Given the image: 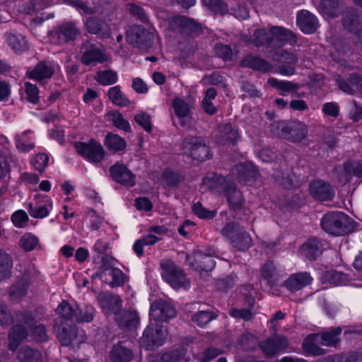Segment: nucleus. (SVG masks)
<instances>
[{"instance_id": "nucleus-38", "label": "nucleus", "mask_w": 362, "mask_h": 362, "mask_svg": "<svg viewBox=\"0 0 362 362\" xmlns=\"http://www.w3.org/2000/svg\"><path fill=\"white\" fill-rule=\"evenodd\" d=\"M105 117L106 119L112 122L117 128L127 132L131 131V126L129 122L123 117L120 112L111 111L106 114Z\"/></svg>"}, {"instance_id": "nucleus-22", "label": "nucleus", "mask_w": 362, "mask_h": 362, "mask_svg": "<svg viewBox=\"0 0 362 362\" xmlns=\"http://www.w3.org/2000/svg\"><path fill=\"white\" fill-rule=\"evenodd\" d=\"M322 242L317 238H311L304 243L299 250L300 255L309 260H315L323 250Z\"/></svg>"}, {"instance_id": "nucleus-25", "label": "nucleus", "mask_w": 362, "mask_h": 362, "mask_svg": "<svg viewBox=\"0 0 362 362\" xmlns=\"http://www.w3.org/2000/svg\"><path fill=\"white\" fill-rule=\"evenodd\" d=\"M85 25L90 33L100 35L103 38H107L110 35V30L107 25L100 23L96 18H87Z\"/></svg>"}, {"instance_id": "nucleus-37", "label": "nucleus", "mask_w": 362, "mask_h": 362, "mask_svg": "<svg viewBox=\"0 0 362 362\" xmlns=\"http://www.w3.org/2000/svg\"><path fill=\"white\" fill-rule=\"evenodd\" d=\"M12 267L13 261L11 256L0 250V281L10 276Z\"/></svg>"}, {"instance_id": "nucleus-43", "label": "nucleus", "mask_w": 362, "mask_h": 362, "mask_svg": "<svg viewBox=\"0 0 362 362\" xmlns=\"http://www.w3.org/2000/svg\"><path fill=\"white\" fill-rule=\"evenodd\" d=\"M78 30L73 23H66L59 28L57 35L62 42L74 40L78 34Z\"/></svg>"}, {"instance_id": "nucleus-44", "label": "nucleus", "mask_w": 362, "mask_h": 362, "mask_svg": "<svg viewBox=\"0 0 362 362\" xmlns=\"http://www.w3.org/2000/svg\"><path fill=\"white\" fill-rule=\"evenodd\" d=\"M242 64L244 66H248L262 71H268L271 69V66L267 62L253 56L246 57Z\"/></svg>"}, {"instance_id": "nucleus-63", "label": "nucleus", "mask_w": 362, "mask_h": 362, "mask_svg": "<svg viewBox=\"0 0 362 362\" xmlns=\"http://www.w3.org/2000/svg\"><path fill=\"white\" fill-rule=\"evenodd\" d=\"M185 353L177 351L169 352L163 354L160 358V362H187L183 358Z\"/></svg>"}, {"instance_id": "nucleus-41", "label": "nucleus", "mask_w": 362, "mask_h": 362, "mask_svg": "<svg viewBox=\"0 0 362 362\" xmlns=\"http://www.w3.org/2000/svg\"><path fill=\"white\" fill-rule=\"evenodd\" d=\"M78 306L73 307L66 300H62L56 308V313L60 317L66 320H75Z\"/></svg>"}, {"instance_id": "nucleus-8", "label": "nucleus", "mask_w": 362, "mask_h": 362, "mask_svg": "<svg viewBox=\"0 0 362 362\" xmlns=\"http://www.w3.org/2000/svg\"><path fill=\"white\" fill-rule=\"evenodd\" d=\"M161 276L173 288H188L189 281L186 278L183 271L172 262L166 261L161 264Z\"/></svg>"}, {"instance_id": "nucleus-29", "label": "nucleus", "mask_w": 362, "mask_h": 362, "mask_svg": "<svg viewBox=\"0 0 362 362\" xmlns=\"http://www.w3.org/2000/svg\"><path fill=\"white\" fill-rule=\"evenodd\" d=\"M320 334H312L308 335L304 340L303 344V350L310 354L319 355L321 354L322 350L319 347L321 344Z\"/></svg>"}, {"instance_id": "nucleus-39", "label": "nucleus", "mask_w": 362, "mask_h": 362, "mask_svg": "<svg viewBox=\"0 0 362 362\" xmlns=\"http://www.w3.org/2000/svg\"><path fill=\"white\" fill-rule=\"evenodd\" d=\"M343 24L348 30L358 34L360 31V23L358 14L354 9L347 12L343 18Z\"/></svg>"}, {"instance_id": "nucleus-56", "label": "nucleus", "mask_w": 362, "mask_h": 362, "mask_svg": "<svg viewBox=\"0 0 362 362\" xmlns=\"http://www.w3.org/2000/svg\"><path fill=\"white\" fill-rule=\"evenodd\" d=\"M344 168L349 177L356 176L357 177H362V163L357 162L346 163Z\"/></svg>"}, {"instance_id": "nucleus-50", "label": "nucleus", "mask_w": 362, "mask_h": 362, "mask_svg": "<svg viewBox=\"0 0 362 362\" xmlns=\"http://www.w3.org/2000/svg\"><path fill=\"white\" fill-rule=\"evenodd\" d=\"M96 79L100 84L109 86L117 81V75L112 70L100 71L97 74Z\"/></svg>"}, {"instance_id": "nucleus-14", "label": "nucleus", "mask_w": 362, "mask_h": 362, "mask_svg": "<svg viewBox=\"0 0 362 362\" xmlns=\"http://www.w3.org/2000/svg\"><path fill=\"white\" fill-rule=\"evenodd\" d=\"M154 39L153 33L144 29L140 25L132 26L127 31V40L129 43L136 45H146L151 44Z\"/></svg>"}, {"instance_id": "nucleus-64", "label": "nucleus", "mask_w": 362, "mask_h": 362, "mask_svg": "<svg viewBox=\"0 0 362 362\" xmlns=\"http://www.w3.org/2000/svg\"><path fill=\"white\" fill-rule=\"evenodd\" d=\"M214 50L216 54L224 60L230 59L232 57V50L228 45H216Z\"/></svg>"}, {"instance_id": "nucleus-60", "label": "nucleus", "mask_w": 362, "mask_h": 362, "mask_svg": "<svg viewBox=\"0 0 362 362\" xmlns=\"http://www.w3.org/2000/svg\"><path fill=\"white\" fill-rule=\"evenodd\" d=\"M204 4L211 10L224 14L228 11L227 6L221 0H203Z\"/></svg>"}, {"instance_id": "nucleus-59", "label": "nucleus", "mask_w": 362, "mask_h": 362, "mask_svg": "<svg viewBox=\"0 0 362 362\" xmlns=\"http://www.w3.org/2000/svg\"><path fill=\"white\" fill-rule=\"evenodd\" d=\"M193 212L201 218L211 219L216 215L215 211L207 210L199 202L194 203L192 206Z\"/></svg>"}, {"instance_id": "nucleus-42", "label": "nucleus", "mask_w": 362, "mask_h": 362, "mask_svg": "<svg viewBox=\"0 0 362 362\" xmlns=\"http://www.w3.org/2000/svg\"><path fill=\"white\" fill-rule=\"evenodd\" d=\"M40 358V352L28 346L22 347L18 354L20 362H39Z\"/></svg>"}, {"instance_id": "nucleus-18", "label": "nucleus", "mask_w": 362, "mask_h": 362, "mask_svg": "<svg viewBox=\"0 0 362 362\" xmlns=\"http://www.w3.org/2000/svg\"><path fill=\"white\" fill-rule=\"evenodd\" d=\"M238 182L244 185H250L251 180L257 177V172L251 162H245L235 166L232 171Z\"/></svg>"}, {"instance_id": "nucleus-62", "label": "nucleus", "mask_w": 362, "mask_h": 362, "mask_svg": "<svg viewBox=\"0 0 362 362\" xmlns=\"http://www.w3.org/2000/svg\"><path fill=\"white\" fill-rule=\"evenodd\" d=\"M136 122L141 126L146 132L151 130V117L148 115L141 112L136 114L134 117Z\"/></svg>"}, {"instance_id": "nucleus-13", "label": "nucleus", "mask_w": 362, "mask_h": 362, "mask_svg": "<svg viewBox=\"0 0 362 362\" xmlns=\"http://www.w3.org/2000/svg\"><path fill=\"white\" fill-rule=\"evenodd\" d=\"M185 153L190 156L192 159L204 161L210 158V151L200 138H192L185 141Z\"/></svg>"}, {"instance_id": "nucleus-36", "label": "nucleus", "mask_w": 362, "mask_h": 362, "mask_svg": "<svg viewBox=\"0 0 362 362\" xmlns=\"http://www.w3.org/2000/svg\"><path fill=\"white\" fill-rule=\"evenodd\" d=\"M98 300L103 312L109 315L114 311L113 304L117 306L120 305L121 301L113 298L111 295L106 293H101L98 296Z\"/></svg>"}, {"instance_id": "nucleus-27", "label": "nucleus", "mask_w": 362, "mask_h": 362, "mask_svg": "<svg viewBox=\"0 0 362 362\" xmlns=\"http://www.w3.org/2000/svg\"><path fill=\"white\" fill-rule=\"evenodd\" d=\"M19 247L25 252L40 249L39 238L32 233H24L18 240Z\"/></svg>"}, {"instance_id": "nucleus-28", "label": "nucleus", "mask_w": 362, "mask_h": 362, "mask_svg": "<svg viewBox=\"0 0 362 362\" xmlns=\"http://www.w3.org/2000/svg\"><path fill=\"white\" fill-rule=\"evenodd\" d=\"M16 148L22 152L30 151L34 147L33 133L30 131H25L15 136Z\"/></svg>"}, {"instance_id": "nucleus-40", "label": "nucleus", "mask_w": 362, "mask_h": 362, "mask_svg": "<svg viewBox=\"0 0 362 362\" xmlns=\"http://www.w3.org/2000/svg\"><path fill=\"white\" fill-rule=\"evenodd\" d=\"M319 6L322 13L328 17L337 16L340 11L338 0H322Z\"/></svg>"}, {"instance_id": "nucleus-34", "label": "nucleus", "mask_w": 362, "mask_h": 362, "mask_svg": "<svg viewBox=\"0 0 362 362\" xmlns=\"http://www.w3.org/2000/svg\"><path fill=\"white\" fill-rule=\"evenodd\" d=\"M104 144L108 150L113 152L122 151L127 146V143L123 138L110 133L106 136Z\"/></svg>"}, {"instance_id": "nucleus-11", "label": "nucleus", "mask_w": 362, "mask_h": 362, "mask_svg": "<svg viewBox=\"0 0 362 362\" xmlns=\"http://www.w3.org/2000/svg\"><path fill=\"white\" fill-rule=\"evenodd\" d=\"M74 147L78 154L90 163H100L105 156L102 145L93 139L88 142H76Z\"/></svg>"}, {"instance_id": "nucleus-46", "label": "nucleus", "mask_w": 362, "mask_h": 362, "mask_svg": "<svg viewBox=\"0 0 362 362\" xmlns=\"http://www.w3.org/2000/svg\"><path fill=\"white\" fill-rule=\"evenodd\" d=\"M108 96L110 100L117 105L124 107L129 104V100L125 97L118 86L109 89Z\"/></svg>"}, {"instance_id": "nucleus-5", "label": "nucleus", "mask_w": 362, "mask_h": 362, "mask_svg": "<svg viewBox=\"0 0 362 362\" xmlns=\"http://www.w3.org/2000/svg\"><path fill=\"white\" fill-rule=\"evenodd\" d=\"M322 229L334 236L344 235L353 230V221L342 212L335 211L325 214L321 220Z\"/></svg>"}, {"instance_id": "nucleus-15", "label": "nucleus", "mask_w": 362, "mask_h": 362, "mask_svg": "<svg viewBox=\"0 0 362 362\" xmlns=\"http://www.w3.org/2000/svg\"><path fill=\"white\" fill-rule=\"evenodd\" d=\"M110 173L114 180L123 185L133 187L136 183L134 175L123 163H115L110 168Z\"/></svg>"}, {"instance_id": "nucleus-21", "label": "nucleus", "mask_w": 362, "mask_h": 362, "mask_svg": "<svg viewBox=\"0 0 362 362\" xmlns=\"http://www.w3.org/2000/svg\"><path fill=\"white\" fill-rule=\"evenodd\" d=\"M55 71V64L52 62H40L35 68H30L28 71L29 78L40 81L50 78Z\"/></svg>"}, {"instance_id": "nucleus-31", "label": "nucleus", "mask_w": 362, "mask_h": 362, "mask_svg": "<svg viewBox=\"0 0 362 362\" xmlns=\"http://www.w3.org/2000/svg\"><path fill=\"white\" fill-rule=\"evenodd\" d=\"M268 83L279 90L280 95H286L288 93H294L299 88V86L297 83L286 81H279L274 78H269Z\"/></svg>"}, {"instance_id": "nucleus-48", "label": "nucleus", "mask_w": 362, "mask_h": 362, "mask_svg": "<svg viewBox=\"0 0 362 362\" xmlns=\"http://www.w3.org/2000/svg\"><path fill=\"white\" fill-rule=\"evenodd\" d=\"M341 332L340 327H337L331 331L320 334L321 345L324 346H335L339 341V335Z\"/></svg>"}, {"instance_id": "nucleus-58", "label": "nucleus", "mask_w": 362, "mask_h": 362, "mask_svg": "<svg viewBox=\"0 0 362 362\" xmlns=\"http://www.w3.org/2000/svg\"><path fill=\"white\" fill-rule=\"evenodd\" d=\"M93 312L94 308L92 306L86 307L83 310L78 307L75 320L78 322H90L93 318Z\"/></svg>"}, {"instance_id": "nucleus-33", "label": "nucleus", "mask_w": 362, "mask_h": 362, "mask_svg": "<svg viewBox=\"0 0 362 362\" xmlns=\"http://www.w3.org/2000/svg\"><path fill=\"white\" fill-rule=\"evenodd\" d=\"M3 148L0 150V178L5 177L9 172L8 152L11 144L4 139L2 141Z\"/></svg>"}, {"instance_id": "nucleus-6", "label": "nucleus", "mask_w": 362, "mask_h": 362, "mask_svg": "<svg viewBox=\"0 0 362 362\" xmlns=\"http://www.w3.org/2000/svg\"><path fill=\"white\" fill-rule=\"evenodd\" d=\"M274 134L294 142L301 141L308 134L307 126L301 122L280 121L272 124Z\"/></svg>"}, {"instance_id": "nucleus-57", "label": "nucleus", "mask_w": 362, "mask_h": 362, "mask_svg": "<svg viewBox=\"0 0 362 362\" xmlns=\"http://www.w3.org/2000/svg\"><path fill=\"white\" fill-rule=\"evenodd\" d=\"M49 157L46 153H37L32 160V165L35 170L42 172L47 166Z\"/></svg>"}, {"instance_id": "nucleus-23", "label": "nucleus", "mask_w": 362, "mask_h": 362, "mask_svg": "<svg viewBox=\"0 0 362 362\" xmlns=\"http://www.w3.org/2000/svg\"><path fill=\"white\" fill-rule=\"evenodd\" d=\"M312 281L308 273L301 272L291 275L284 284L289 291H296L311 284Z\"/></svg>"}, {"instance_id": "nucleus-49", "label": "nucleus", "mask_w": 362, "mask_h": 362, "mask_svg": "<svg viewBox=\"0 0 362 362\" xmlns=\"http://www.w3.org/2000/svg\"><path fill=\"white\" fill-rule=\"evenodd\" d=\"M173 107L179 118L183 119L189 115L191 105L182 99L175 98L173 101Z\"/></svg>"}, {"instance_id": "nucleus-12", "label": "nucleus", "mask_w": 362, "mask_h": 362, "mask_svg": "<svg viewBox=\"0 0 362 362\" xmlns=\"http://www.w3.org/2000/svg\"><path fill=\"white\" fill-rule=\"evenodd\" d=\"M81 62L85 65L95 66L109 59V57L100 45L86 42L81 47Z\"/></svg>"}, {"instance_id": "nucleus-1", "label": "nucleus", "mask_w": 362, "mask_h": 362, "mask_svg": "<svg viewBox=\"0 0 362 362\" xmlns=\"http://www.w3.org/2000/svg\"><path fill=\"white\" fill-rule=\"evenodd\" d=\"M175 315V308L169 303L161 300L153 302L150 308V323L144 332L141 345L148 350L162 346L167 337V330L160 323Z\"/></svg>"}, {"instance_id": "nucleus-9", "label": "nucleus", "mask_w": 362, "mask_h": 362, "mask_svg": "<svg viewBox=\"0 0 362 362\" xmlns=\"http://www.w3.org/2000/svg\"><path fill=\"white\" fill-rule=\"evenodd\" d=\"M53 209V201L45 194L36 193L28 204L29 214L34 218H44Z\"/></svg>"}, {"instance_id": "nucleus-55", "label": "nucleus", "mask_w": 362, "mask_h": 362, "mask_svg": "<svg viewBox=\"0 0 362 362\" xmlns=\"http://www.w3.org/2000/svg\"><path fill=\"white\" fill-rule=\"evenodd\" d=\"M348 117L354 122H359L362 120V106L356 102L353 101L349 104Z\"/></svg>"}, {"instance_id": "nucleus-7", "label": "nucleus", "mask_w": 362, "mask_h": 362, "mask_svg": "<svg viewBox=\"0 0 362 362\" xmlns=\"http://www.w3.org/2000/svg\"><path fill=\"white\" fill-rule=\"evenodd\" d=\"M16 269L22 273V280L15 284L10 292L12 298L19 299L26 293L29 284L35 279L37 272L33 264L29 261H23L16 266Z\"/></svg>"}, {"instance_id": "nucleus-30", "label": "nucleus", "mask_w": 362, "mask_h": 362, "mask_svg": "<svg viewBox=\"0 0 362 362\" xmlns=\"http://www.w3.org/2000/svg\"><path fill=\"white\" fill-rule=\"evenodd\" d=\"M110 356L112 362H130L132 352L121 344H117L113 346Z\"/></svg>"}, {"instance_id": "nucleus-10", "label": "nucleus", "mask_w": 362, "mask_h": 362, "mask_svg": "<svg viewBox=\"0 0 362 362\" xmlns=\"http://www.w3.org/2000/svg\"><path fill=\"white\" fill-rule=\"evenodd\" d=\"M222 234L230 240L233 246L239 250H247L252 245L250 235L247 232L240 230L233 223L226 224L222 230Z\"/></svg>"}, {"instance_id": "nucleus-52", "label": "nucleus", "mask_w": 362, "mask_h": 362, "mask_svg": "<svg viewBox=\"0 0 362 362\" xmlns=\"http://www.w3.org/2000/svg\"><path fill=\"white\" fill-rule=\"evenodd\" d=\"M29 220L27 213L23 210H17L11 216L13 225L18 228H24Z\"/></svg>"}, {"instance_id": "nucleus-4", "label": "nucleus", "mask_w": 362, "mask_h": 362, "mask_svg": "<svg viewBox=\"0 0 362 362\" xmlns=\"http://www.w3.org/2000/svg\"><path fill=\"white\" fill-rule=\"evenodd\" d=\"M203 186L209 189H216L218 192H224L228 198L229 204L233 207L242 204L243 196L239 190H237L233 183H229L226 178L211 173L203 179Z\"/></svg>"}, {"instance_id": "nucleus-45", "label": "nucleus", "mask_w": 362, "mask_h": 362, "mask_svg": "<svg viewBox=\"0 0 362 362\" xmlns=\"http://www.w3.org/2000/svg\"><path fill=\"white\" fill-rule=\"evenodd\" d=\"M8 43L11 48L16 52H22L28 49V43L21 35H9L7 38Z\"/></svg>"}, {"instance_id": "nucleus-47", "label": "nucleus", "mask_w": 362, "mask_h": 362, "mask_svg": "<svg viewBox=\"0 0 362 362\" xmlns=\"http://www.w3.org/2000/svg\"><path fill=\"white\" fill-rule=\"evenodd\" d=\"M262 278L267 281L269 284H274L278 281V275L276 267L272 262H267L261 269Z\"/></svg>"}, {"instance_id": "nucleus-19", "label": "nucleus", "mask_w": 362, "mask_h": 362, "mask_svg": "<svg viewBox=\"0 0 362 362\" xmlns=\"http://www.w3.org/2000/svg\"><path fill=\"white\" fill-rule=\"evenodd\" d=\"M57 337L63 346L73 348L78 346L86 339L84 332L76 331L74 328L71 329L69 332L62 329L58 333Z\"/></svg>"}, {"instance_id": "nucleus-61", "label": "nucleus", "mask_w": 362, "mask_h": 362, "mask_svg": "<svg viewBox=\"0 0 362 362\" xmlns=\"http://www.w3.org/2000/svg\"><path fill=\"white\" fill-rule=\"evenodd\" d=\"M25 92L27 100L29 102L32 103H36L38 101L39 90L35 85H33L30 83H26L25 84Z\"/></svg>"}, {"instance_id": "nucleus-32", "label": "nucleus", "mask_w": 362, "mask_h": 362, "mask_svg": "<svg viewBox=\"0 0 362 362\" xmlns=\"http://www.w3.org/2000/svg\"><path fill=\"white\" fill-rule=\"evenodd\" d=\"M216 250L213 247H209L206 251L203 253L202 252L197 253L195 259L197 261L203 262L204 265L199 266L202 270L208 272L212 270L215 267V262L211 258L212 256L215 255Z\"/></svg>"}, {"instance_id": "nucleus-53", "label": "nucleus", "mask_w": 362, "mask_h": 362, "mask_svg": "<svg viewBox=\"0 0 362 362\" xmlns=\"http://www.w3.org/2000/svg\"><path fill=\"white\" fill-rule=\"evenodd\" d=\"M21 180L23 184L34 191H37V185L40 181V177L37 175L25 172L21 175Z\"/></svg>"}, {"instance_id": "nucleus-20", "label": "nucleus", "mask_w": 362, "mask_h": 362, "mask_svg": "<svg viewBox=\"0 0 362 362\" xmlns=\"http://www.w3.org/2000/svg\"><path fill=\"white\" fill-rule=\"evenodd\" d=\"M297 24L303 33L311 34L317 30L318 21L315 16L303 10L298 13Z\"/></svg>"}, {"instance_id": "nucleus-35", "label": "nucleus", "mask_w": 362, "mask_h": 362, "mask_svg": "<svg viewBox=\"0 0 362 362\" xmlns=\"http://www.w3.org/2000/svg\"><path fill=\"white\" fill-rule=\"evenodd\" d=\"M173 28L175 26L189 30L191 33H197L199 29V25L192 19L185 16H179L172 18L171 23Z\"/></svg>"}, {"instance_id": "nucleus-51", "label": "nucleus", "mask_w": 362, "mask_h": 362, "mask_svg": "<svg viewBox=\"0 0 362 362\" xmlns=\"http://www.w3.org/2000/svg\"><path fill=\"white\" fill-rule=\"evenodd\" d=\"M325 278L329 280L330 284L333 286H344L348 283V277L345 274L337 271H331L328 272Z\"/></svg>"}, {"instance_id": "nucleus-3", "label": "nucleus", "mask_w": 362, "mask_h": 362, "mask_svg": "<svg viewBox=\"0 0 362 362\" xmlns=\"http://www.w3.org/2000/svg\"><path fill=\"white\" fill-rule=\"evenodd\" d=\"M254 43L256 46L282 47L285 44L297 42L296 35L291 30L280 26H273L269 30H257L255 32Z\"/></svg>"}, {"instance_id": "nucleus-16", "label": "nucleus", "mask_w": 362, "mask_h": 362, "mask_svg": "<svg viewBox=\"0 0 362 362\" xmlns=\"http://www.w3.org/2000/svg\"><path fill=\"white\" fill-rule=\"evenodd\" d=\"M259 346L264 354L272 356L285 351L288 342L286 338L278 336L261 342Z\"/></svg>"}, {"instance_id": "nucleus-54", "label": "nucleus", "mask_w": 362, "mask_h": 362, "mask_svg": "<svg viewBox=\"0 0 362 362\" xmlns=\"http://www.w3.org/2000/svg\"><path fill=\"white\" fill-rule=\"evenodd\" d=\"M216 315H214L211 312L209 311H200L196 313L193 317L192 320L198 326L203 327L209 323L211 320L214 319Z\"/></svg>"}, {"instance_id": "nucleus-26", "label": "nucleus", "mask_w": 362, "mask_h": 362, "mask_svg": "<svg viewBox=\"0 0 362 362\" xmlns=\"http://www.w3.org/2000/svg\"><path fill=\"white\" fill-rule=\"evenodd\" d=\"M340 89L344 93L354 94L358 92L362 94V77L353 76L350 78L349 83L337 79Z\"/></svg>"}, {"instance_id": "nucleus-24", "label": "nucleus", "mask_w": 362, "mask_h": 362, "mask_svg": "<svg viewBox=\"0 0 362 362\" xmlns=\"http://www.w3.org/2000/svg\"><path fill=\"white\" fill-rule=\"evenodd\" d=\"M119 326L124 330H131L136 327L139 317L135 311H124L117 317Z\"/></svg>"}, {"instance_id": "nucleus-2", "label": "nucleus", "mask_w": 362, "mask_h": 362, "mask_svg": "<svg viewBox=\"0 0 362 362\" xmlns=\"http://www.w3.org/2000/svg\"><path fill=\"white\" fill-rule=\"evenodd\" d=\"M40 317L29 315L22 317V324H16L13 326L8 335V348L11 351L16 350L20 344L28 336V329L31 332L33 339L45 341L47 339L46 329L44 325H37V320Z\"/></svg>"}, {"instance_id": "nucleus-17", "label": "nucleus", "mask_w": 362, "mask_h": 362, "mask_svg": "<svg viewBox=\"0 0 362 362\" xmlns=\"http://www.w3.org/2000/svg\"><path fill=\"white\" fill-rule=\"evenodd\" d=\"M311 196L320 201L330 200L334 195V192L329 184L317 180L312 182L309 187Z\"/></svg>"}]
</instances>
